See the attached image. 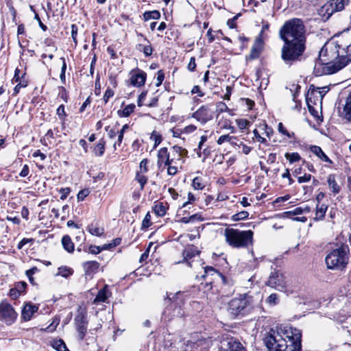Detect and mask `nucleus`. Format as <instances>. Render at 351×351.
Returning a JSON list of instances; mask_svg holds the SVG:
<instances>
[{
    "mask_svg": "<svg viewBox=\"0 0 351 351\" xmlns=\"http://www.w3.org/2000/svg\"><path fill=\"white\" fill-rule=\"evenodd\" d=\"M151 138L154 141V147H157L162 141L161 136L158 134L156 132H152Z\"/></svg>",
    "mask_w": 351,
    "mask_h": 351,
    "instance_id": "51",
    "label": "nucleus"
},
{
    "mask_svg": "<svg viewBox=\"0 0 351 351\" xmlns=\"http://www.w3.org/2000/svg\"><path fill=\"white\" fill-rule=\"evenodd\" d=\"M160 17V13L158 10L147 11L143 14V18L145 21H149L150 19H159Z\"/></svg>",
    "mask_w": 351,
    "mask_h": 351,
    "instance_id": "33",
    "label": "nucleus"
},
{
    "mask_svg": "<svg viewBox=\"0 0 351 351\" xmlns=\"http://www.w3.org/2000/svg\"><path fill=\"white\" fill-rule=\"evenodd\" d=\"M38 311V307L31 304H27L23 308L22 317L25 321H29L32 317L34 313Z\"/></svg>",
    "mask_w": 351,
    "mask_h": 351,
    "instance_id": "19",
    "label": "nucleus"
},
{
    "mask_svg": "<svg viewBox=\"0 0 351 351\" xmlns=\"http://www.w3.org/2000/svg\"><path fill=\"white\" fill-rule=\"evenodd\" d=\"M167 174L169 176H175L178 173V165H167Z\"/></svg>",
    "mask_w": 351,
    "mask_h": 351,
    "instance_id": "43",
    "label": "nucleus"
},
{
    "mask_svg": "<svg viewBox=\"0 0 351 351\" xmlns=\"http://www.w3.org/2000/svg\"><path fill=\"white\" fill-rule=\"evenodd\" d=\"M327 209V205L324 204H317L316 206L315 217H314V219L316 221L322 220L325 217Z\"/></svg>",
    "mask_w": 351,
    "mask_h": 351,
    "instance_id": "24",
    "label": "nucleus"
},
{
    "mask_svg": "<svg viewBox=\"0 0 351 351\" xmlns=\"http://www.w3.org/2000/svg\"><path fill=\"white\" fill-rule=\"evenodd\" d=\"M310 150L322 161L328 162L329 164L332 163V161L325 154L320 147L317 145H312L310 147Z\"/></svg>",
    "mask_w": 351,
    "mask_h": 351,
    "instance_id": "20",
    "label": "nucleus"
},
{
    "mask_svg": "<svg viewBox=\"0 0 351 351\" xmlns=\"http://www.w3.org/2000/svg\"><path fill=\"white\" fill-rule=\"evenodd\" d=\"M298 178V182L300 184L309 182L312 176L311 174L304 173L303 176H299Z\"/></svg>",
    "mask_w": 351,
    "mask_h": 351,
    "instance_id": "45",
    "label": "nucleus"
},
{
    "mask_svg": "<svg viewBox=\"0 0 351 351\" xmlns=\"http://www.w3.org/2000/svg\"><path fill=\"white\" fill-rule=\"evenodd\" d=\"M87 230L90 234L96 237H101L104 232L103 228H100L97 223L94 224L93 223L88 226Z\"/></svg>",
    "mask_w": 351,
    "mask_h": 351,
    "instance_id": "27",
    "label": "nucleus"
},
{
    "mask_svg": "<svg viewBox=\"0 0 351 351\" xmlns=\"http://www.w3.org/2000/svg\"><path fill=\"white\" fill-rule=\"evenodd\" d=\"M270 304H276L278 302V295L276 293L271 294L267 300Z\"/></svg>",
    "mask_w": 351,
    "mask_h": 351,
    "instance_id": "59",
    "label": "nucleus"
},
{
    "mask_svg": "<svg viewBox=\"0 0 351 351\" xmlns=\"http://www.w3.org/2000/svg\"><path fill=\"white\" fill-rule=\"evenodd\" d=\"M300 330L291 326H276L265 335L264 342L269 351H301Z\"/></svg>",
    "mask_w": 351,
    "mask_h": 351,
    "instance_id": "2",
    "label": "nucleus"
},
{
    "mask_svg": "<svg viewBox=\"0 0 351 351\" xmlns=\"http://www.w3.org/2000/svg\"><path fill=\"white\" fill-rule=\"evenodd\" d=\"M342 117L348 121H351V91L346 99V102L342 112Z\"/></svg>",
    "mask_w": 351,
    "mask_h": 351,
    "instance_id": "23",
    "label": "nucleus"
},
{
    "mask_svg": "<svg viewBox=\"0 0 351 351\" xmlns=\"http://www.w3.org/2000/svg\"><path fill=\"white\" fill-rule=\"evenodd\" d=\"M51 346L57 351H69L64 341L60 339L53 341Z\"/></svg>",
    "mask_w": 351,
    "mask_h": 351,
    "instance_id": "30",
    "label": "nucleus"
},
{
    "mask_svg": "<svg viewBox=\"0 0 351 351\" xmlns=\"http://www.w3.org/2000/svg\"><path fill=\"white\" fill-rule=\"evenodd\" d=\"M254 233L252 230L226 228L224 237L226 243L234 248L247 247L252 245Z\"/></svg>",
    "mask_w": 351,
    "mask_h": 351,
    "instance_id": "4",
    "label": "nucleus"
},
{
    "mask_svg": "<svg viewBox=\"0 0 351 351\" xmlns=\"http://www.w3.org/2000/svg\"><path fill=\"white\" fill-rule=\"evenodd\" d=\"M77 26L75 24L71 25V36L74 43H77Z\"/></svg>",
    "mask_w": 351,
    "mask_h": 351,
    "instance_id": "58",
    "label": "nucleus"
},
{
    "mask_svg": "<svg viewBox=\"0 0 351 351\" xmlns=\"http://www.w3.org/2000/svg\"><path fill=\"white\" fill-rule=\"evenodd\" d=\"M199 253V252L197 250V247H195L194 245L188 246L184 249L182 253L184 260L185 261H187L188 260L192 258L193 257L198 255Z\"/></svg>",
    "mask_w": 351,
    "mask_h": 351,
    "instance_id": "22",
    "label": "nucleus"
},
{
    "mask_svg": "<svg viewBox=\"0 0 351 351\" xmlns=\"http://www.w3.org/2000/svg\"><path fill=\"white\" fill-rule=\"evenodd\" d=\"M250 306V298L247 294L232 299L228 305V311L233 316L243 315Z\"/></svg>",
    "mask_w": 351,
    "mask_h": 351,
    "instance_id": "6",
    "label": "nucleus"
},
{
    "mask_svg": "<svg viewBox=\"0 0 351 351\" xmlns=\"http://www.w3.org/2000/svg\"><path fill=\"white\" fill-rule=\"evenodd\" d=\"M150 226H151V215H150L149 213H147L143 220L142 227L147 228H149Z\"/></svg>",
    "mask_w": 351,
    "mask_h": 351,
    "instance_id": "47",
    "label": "nucleus"
},
{
    "mask_svg": "<svg viewBox=\"0 0 351 351\" xmlns=\"http://www.w3.org/2000/svg\"><path fill=\"white\" fill-rule=\"evenodd\" d=\"M217 110L219 112H229L230 111V109L228 108L227 105L224 102H222V101H220V102L217 103Z\"/></svg>",
    "mask_w": 351,
    "mask_h": 351,
    "instance_id": "49",
    "label": "nucleus"
},
{
    "mask_svg": "<svg viewBox=\"0 0 351 351\" xmlns=\"http://www.w3.org/2000/svg\"><path fill=\"white\" fill-rule=\"evenodd\" d=\"M147 164H148L147 159L145 158L141 160V162H140V169H141V173H145L147 172V171H148Z\"/></svg>",
    "mask_w": 351,
    "mask_h": 351,
    "instance_id": "55",
    "label": "nucleus"
},
{
    "mask_svg": "<svg viewBox=\"0 0 351 351\" xmlns=\"http://www.w3.org/2000/svg\"><path fill=\"white\" fill-rule=\"evenodd\" d=\"M219 351H246V350L237 339L227 337L221 341Z\"/></svg>",
    "mask_w": 351,
    "mask_h": 351,
    "instance_id": "11",
    "label": "nucleus"
},
{
    "mask_svg": "<svg viewBox=\"0 0 351 351\" xmlns=\"http://www.w3.org/2000/svg\"><path fill=\"white\" fill-rule=\"evenodd\" d=\"M82 266L84 270L86 280L93 279L94 275L98 272L99 269V263L95 261L84 262Z\"/></svg>",
    "mask_w": 351,
    "mask_h": 351,
    "instance_id": "16",
    "label": "nucleus"
},
{
    "mask_svg": "<svg viewBox=\"0 0 351 351\" xmlns=\"http://www.w3.org/2000/svg\"><path fill=\"white\" fill-rule=\"evenodd\" d=\"M327 181L330 188L332 189V191L335 193H338L340 191V187L335 181V176L332 174L329 175Z\"/></svg>",
    "mask_w": 351,
    "mask_h": 351,
    "instance_id": "31",
    "label": "nucleus"
},
{
    "mask_svg": "<svg viewBox=\"0 0 351 351\" xmlns=\"http://www.w3.org/2000/svg\"><path fill=\"white\" fill-rule=\"evenodd\" d=\"M249 213L247 211H241L232 216V220L234 221L247 219Z\"/></svg>",
    "mask_w": 351,
    "mask_h": 351,
    "instance_id": "42",
    "label": "nucleus"
},
{
    "mask_svg": "<svg viewBox=\"0 0 351 351\" xmlns=\"http://www.w3.org/2000/svg\"><path fill=\"white\" fill-rule=\"evenodd\" d=\"M117 135H118V138L117 141L113 145L114 149H117L118 147L121 146L123 142L124 134L119 131Z\"/></svg>",
    "mask_w": 351,
    "mask_h": 351,
    "instance_id": "48",
    "label": "nucleus"
},
{
    "mask_svg": "<svg viewBox=\"0 0 351 351\" xmlns=\"http://www.w3.org/2000/svg\"><path fill=\"white\" fill-rule=\"evenodd\" d=\"M285 157L291 164L302 160L298 152L286 153Z\"/></svg>",
    "mask_w": 351,
    "mask_h": 351,
    "instance_id": "34",
    "label": "nucleus"
},
{
    "mask_svg": "<svg viewBox=\"0 0 351 351\" xmlns=\"http://www.w3.org/2000/svg\"><path fill=\"white\" fill-rule=\"evenodd\" d=\"M192 186L195 190H202L205 187V184L201 177H195L192 182Z\"/></svg>",
    "mask_w": 351,
    "mask_h": 351,
    "instance_id": "35",
    "label": "nucleus"
},
{
    "mask_svg": "<svg viewBox=\"0 0 351 351\" xmlns=\"http://www.w3.org/2000/svg\"><path fill=\"white\" fill-rule=\"evenodd\" d=\"M73 273V270L67 267V266H62L58 268V271L56 275L61 276L64 278H67L71 276Z\"/></svg>",
    "mask_w": 351,
    "mask_h": 351,
    "instance_id": "32",
    "label": "nucleus"
},
{
    "mask_svg": "<svg viewBox=\"0 0 351 351\" xmlns=\"http://www.w3.org/2000/svg\"><path fill=\"white\" fill-rule=\"evenodd\" d=\"M350 61L351 57L341 53L336 41L327 43L319 51L314 73L316 76L333 74L344 68Z\"/></svg>",
    "mask_w": 351,
    "mask_h": 351,
    "instance_id": "3",
    "label": "nucleus"
},
{
    "mask_svg": "<svg viewBox=\"0 0 351 351\" xmlns=\"http://www.w3.org/2000/svg\"><path fill=\"white\" fill-rule=\"evenodd\" d=\"M157 165L160 167L163 164L164 165H169V152L167 147L160 148L157 153Z\"/></svg>",
    "mask_w": 351,
    "mask_h": 351,
    "instance_id": "17",
    "label": "nucleus"
},
{
    "mask_svg": "<svg viewBox=\"0 0 351 351\" xmlns=\"http://www.w3.org/2000/svg\"><path fill=\"white\" fill-rule=\"evenodd\" d=\"M279 37L283 40L281 58L286 65L291 66L300 62L306 50V29L302 19L294 18L285 22L279 30Z\"/></svg>",
    "mask_w": 351,
    "mask_h": 351,
    "instance_id": "1",
    "label": "nucleus"
},
{
    "mask_svg": "<svg viewBox=\"0 0 351 351\" xmlns=\"http://www.w3.org/2000/svg\"><path fill=\"white\" fill-rule=\"evenodd\" d=\"M139 47H143V51L145 56H149L152 54L153 49L150 45L146 46L139 45Z\"/></svg>",
    "mask_w": 351,
    "mask_h": 351,
    "instance_id": "52",
    "label": "nucleus"
},
{
    "mask_svg": "<svg viewBox=\"0 0 351 351\" xmlns=\"http://www.w3.org/2000/svg\"><path fill=\"white\" fill-rule=\"evenodd\" d=\"M232 140H237V137L233 136H230L229 134H225V135L221 136L217 141V143L218 145H221L224 142H229Z\"/></svg>",
    "mask_w": 351,
    "mask_h": 351,
    "instance_id": "39",
    "label": "nucleus"
},
{
    "mask_svg": "<svg viewBox=\"0 0 351 351\" xmlns=\"http://www.w3.org/2000/svg\"><path fill=\"white\" fill-rule=\"evenodd\" d=\"M278 130L279 132H280L283 135H285V136H288L289 138H290L291 136L290 133L285 129V128L284 127V125L282 123H278Z\"/></svg>",
    "mask_w": 351,
    "mask_h": 351,
    "instance_id": "57",
    "label": "nucleus"
},
{
    "mask_svg": "<svg viewBox=\"0 0 351 351\" xmlns=\"http://www.w3.org/2000/svg\"><path fill=\"white\" fill-rule=\"evenodd\" d=\"M118 125H119V123H117L114 126H113L111 128H110V126L106 127L105 130L107 132L108 136L110 139L115 138L117 133L119 132Z\"/></svg>",
    "mask_w": 351,
    "mask_h": 351,
    "instance_id": "36",
    "label": "nucleus"
},
{
    "mask_svg": "<svg viewBox=\"0 0 351 351\" xmlns=\"http://www.w3.org/2000/svg\"><path fill=\"white\" fill-rule=\"evenodd\" d=\"M62 244L65 250L68 252L74 251V244L69 235H64L62 238Z\"/></svg>",
    "mask_w": 351,
    "mask_h": 351,
    "instance_id": "26",
    "label": "nucleus"
},
{
    "mask_svg": "<svg viewBox=\"0 0 351 351\" xmlns=\"http://www.w3.org/2000/svg\"><path fill=\"white\" fill-rule=\"evenodd\" d=\"M136 179L140 184L141 189H143L144 188L145 184L147 182V177L144 176L143 173H137L136 176Z\"/></svg>",
    "mask_w": 351,
    "mask_h": 351,
    "instance_id": "41",
    "label": "nucleus"
},
{
    "mask_svg": "<svg viewBox=\"0 0 351 351\" xmlns=\"http://www.w3.org/2000/svg\"><path fill=\"white\" fill-rule=\"evenodd\" d=\"M336 43L342 54L351 57V28L343 31L338 35Z\"/></svg>",
    "mask_w": 351,
    "mask_h": 351,
    "instance_id": "7",
    "label": "nucleus"
},
{
    "mask_svg": "<svg viewBox=\"0 0 351 351\" xmlns=\"http://www.w3.org/2000/svg\"><path fill=\"white\" fill-rule=\"evenodd\" d=\"M74 321L75 328L78 333V337L80 340H82L84 338L87 331L88 322L86 320V316L82 313H80L76 315Z\"/></svg>",
    "mask_w": 351,
    "mask_h": 351,
    "instance_id": "13",
    "label": "nucleus"
},
{
    "mask_svg": "<svg viewBox=\"0 0 351 351\" xmlns=\"http://www.w3.org/2000/svg\"><path fill=\"white\" fill-rule=\"evenodd\" d=\"M27 287V283L23 281L18 282L15 284V289L17 290L20 293H23L25 291Z\"/></svg>",
    "mask_w": 351,
    "mask_h": 351,
    "instance_id": "44",
    "label": "nucleus"
},
{
    "mask_svg": "<svg viewBox=\"0 0 351 351\" xmlns=\"http://www.w3.org/2000/svg\"><path fill=\"white\" fill-rule=\"evenodd\" d=\"M261 50L257 47L254 46L250 53L247 56V60H254L259 56Z\"/></svg>",
    "mask_w": 351,
    "mask_h": 351,
    "instance_id": "40",
    "label": "nucleus"
},
{
    "mask_svg": "<svg viewBox=\"0 0 351 351\" xmlns=\"http://www.w3.org/2000/svg\"><path fill=\"white\" fill-rule=\"evenodd\" d=\"M188 154V151L178 145L172 147L169 152V165H182Z\"/></svg>",
    "mask_w": 351,
    "mask_h": 351,
    "instance_id": "9",
    "label": "nucleus"
},
{
    "mask_svg": "<svg viewBox=\"0 0 351 351\" xmlns=\"http://www.w3.org/2000/svg\"><path fill=\"white\" fill-rule=\"evenodd\" d=\"M89 194V190L87 189H84L79 191L77 195V198L78 201H82L86 197H87Z\"/></svg>",
    "mask_w": 351,
    "mask_h": 351,
    "instance_id": "50",
    "label": "nucleus"
},
{
    "mask_svg": "<svg viewBox=\"0 0 351 351\" xmlns=\"http://www.w3.org/2000/svg\"><path fill=\"white\" fill-rule=\"evenodd\" d=\"M16 316L15 311L10 304L6 302L0 304V320L10 325L15 321Z\"/></svg>",
    "mask_w": 351,
    "mask_h": 351,
    "instance_id": "10",
    "label": "nucleus"
},
{
    "mask_svg": "<svg viewBox=\"0 0 351 351\" xmlns=\"http://www.w3.org/2000/svg\"><path fill=\"white\" fill-rule=\"evenodd\" d=\"M349 247L341 244L332 250L325 258L327 267L330 269L342 270L348 263Z\"/></svg>",
    "mask_w": 351,
    "mask_h": 351,
    "instance_id": "5",
    "label": "nucleus"
},
{
    "mask_svg": "<svg viewBox=\"0 0 351 351\" xmlns=\"http://www.w3.org/2000/svg\"><path fill=\"white\" fill-rule=\"evenodd\" d=\"M113 95L114 91L111 88H108L104 93L103 98L105 104H106L108 101L109 99L111 98Z\"/></svg>",
    "mask_w": 351,
    "mask_h": 351,
    "instance_id": "54",
    "label": "nucleus"
},
{
    "mask_svg": "<svg viewBox=\"0 0 351 351\" xmlns=\"http://www.w3.org/2000/svg\"><path fill=\"white\" fill-rule=\"evenodd\" d=\"M267 285L271 287L275 288L276 289L286 292L287 289V280L285 276L280 271H276L272 272L269 277Z\"/></svg>",
    "mask_w": 351,
    "mask_h": 351,
    "instance_id": "8",
    "label": "nucleus"
},
{
    "mask_svg": "<svg viewBox=\"0 0 351 351\" xmlns=\"http://www.w3.org/2000/svg\"><path fill=\"white\" fill-rule=\"evenodd\" d=\"M61 194L60 199H65L71 192V189L69 187L61 188L59 191Z\"/></svg>",
    "mask_w": 351,
    "mask_h": 351,
    "instance_id": "53",
    "label": "nucleus"
},
{
    "mask_svg": "<svg viewBox=\"0 0 351 351\" xmlns=\"http://www.w3.org/2000/svg\"><path fill=\"white\" fill-rule=\"evenodd\" d=\"M130 84L135 87H141L145 84L147 74L142 70H132L130 72Z\"/></svg>",
    "mask_w": 351,
    "mask_h": 351,
    "instance_id": "15",
    "label": "nucleus"
},
{
    "mask_svg": "<svg viewBox=\"0 0 351 351\" xmlns=\"http://www.w3.org/2000/svg\"><path fill=\"white\" fill-rule=\"evenodd\" d=\"M237 123L238 127L241 130H244V129L247 128L250 124V122L247 120L243 119L237 120Z\"/></svg>",
    "mask_w": 351,
    "mask_h": 351,
    "instance_id": "46",
    "label": "nucleus"
},
{
    "mask_svg": "<svg viewBox=\"0 0 351 351\" xmlns=\"http://www.w3.org/2000/svg\"><path fill=\"white\" fill-rule=\"evenodd\" d=\"M135 109V105L133 104H129L126 106L123 110H122L121 113H119V115L121 117H129L134 110Z\"/></svg>",
    "mask_w": 351,
    "mask_h": 351,
    "instance_id": "37",
    "label": "nucleus"
},
{
    "mask_svg": "<svg viewBox=\"0 0 351 351\" xmlns=\"http://www.w3.org/2000/svg\"><path fill=\"white\" fill-rule=\"evenodd\" d=\"M89 252L93 254H97L101 252L100 247L96 245H90L89 247Z\"/></svg>",
    "mask_w": 351,
    "mask_h": 351,
    "instance_id": "63",
    "label": "nucleus"
},
{
    "mask_svg": "<svg viewBox=\"0 0 351 351\" xmlns=\"http://www.w3.org/2000/svg\"><path fill=\"white\" fill-rule=\"evenodd\" d=\"M154 212L158 217H163L166 214V206L162 202H158L154 207Z\"/></svg>",
    "mask_w": 351,
    "mask_h": 351,
    "instance_id": "29",
    "label": "nucleus"
},
{
    "mask_svg": "<svg viewBox=\"0 0 351 351\" xmlns=\"http://www.w3.org/2000/svg\"><path fill=\"white\" fill-rule=\"evenodd\" d=\"M108 287L107 285H105L101 289H100L98 291V293L96 295L93 302L95 304H97L98 302H106L108 298Z\"/></svg>",
    "mask_w": 351,
    "mask_h": 351,
    "instance_id": "25",
    "label": "nucleus"
},
{
    "mask_svg": "<svg viewBox=\"0 0 351 351\" xmlns=\"http://www.w3.org/2000/svg\"><path fill=\"white\" fill-rule=\"evenodd\" d=\"M213 111L208 105L201 106L198 110L193 113L192 117L202 124L213 119Z\"/></svg>",
    "mask_w": 351,
    "mask_h": 351,
    "instance_id": "12",
    "label": "nucleus"
},
{
    "mask_svg": "<svg viewBox=\"0 0 351 351\" xmlns=\"http://www.w3.org/2000/svg\"><path fill=\"white\" fill-rule=\"evenodd\" d=\"M318 93L319 95V97L321 98L323 97V95H322V93L320 92L319 90V88H317L316 90H311V92L309 91L307 94V96H306V101H307V104H308V108H309V110L311 111V106H310V102H312V97Z\"/></svg>",
    "mask_w": 351,
    "mask_h": 351,
    "instance_id": "38",
    "label": "nucleus"
},
{
    "mask_svg": "<svg viewBox=\"0 0 351 351\" xmlns=\"http://www.w3.org/2000/svg\"><path fill=\"white\" fill-rule=\"evenodd\" d=\"M164 78H165L164 73L161 70L158 71L157 73V78H156V85L157 86H159L162 84V81L164 80Z\"/></svg>",
    "mask_w": 351,
    "mask_h": 351,
    "instance_id": "56",
    "label": "nucleus"
},
{
    "mask_svg": "<svg viewBox=\"0 0 351 351\" xmlns=\"http://www.w3.org/2000/svg\"><path fill=\"white\" fill-rule=\"evenodd\" d=\"M202 278H206L207 282L212 283L213 280H221L226 283V277L214 267L207 266L204 268V274Z\"/></svg>",
    "mask_w": 351,
    "mask_h": 351,
    "instance_id": "14",
    "label": "nucleus"
},
{
    "mask_svg": "<svg viewBox=\"0 0 351 351\" xmlns=\"http://www.w3.org/2000/svg\"><path fill=\"white\" fill-rule=\"evenodd\" d=\"M190 71H194L196 68L195 58L191 57L187 66Z\"/></svg>",
    "mask_w": 351,
    "mask_h": 351,
    "instance_id": "60",
    "label": "nucleus"
},
{
    "mask_svg": "<svg viewBox=\"0 0 351 351\" xmlns=\"http://www.w3.org/2000/svg\"><path fill=\"white\" fill-rule=\"evenodd\" d=\"M29 173V167L27 165H24L22 170L21 171L19 176L22 178H25L28 176Z\"/></svg>",
    "mask_w": 351,
    "mask_h": 351,
    "instance_id": "62",
    "label": "nucleus"
},
{
    "mask_svg": "<svg viewBox=\"0 0 351 351\" xmlns=\"http://www.w3.org/2000/svg\"><path fill=\"white\" fill-rule=\"evenodd\" d=\"M105 141L102 138L96 144L93 149V152L97 156H101L105 152Z\"/></svg>",
    "mask_w": 351,
    "mask_h": 351,
    "instance_id": "28",
    "label": "nucleus"
},
{
    "mask_svg": "<svg viewBox=\"0 0 351 351\" xmlns=\"http://www.w3.org/2000/svg\"><path fill=\"white\" fill-rule=\"evenodd\" d=\"M195 200V195L192 193H188V201L183 203L182 207H186L189 204L193 203Z\"/></svg>",
    "mask_w": 351,
    "mask_h": 351,
    "instance_id": "61",
    "label": "nucleus"
},
{
    "mask_svg": "<svg viewBox=\"0 0 351 351\" xmlns=\"http://www.w3.org/2000/svg\"><path fill=\"white\" fill-rule=\"evenodd\" d=\"M334 13L328 1L318 10V14L324 21H327Z\"/></svg>",
    "mask_w": 351,
    "mask_h": 351,
    "instance_id": "18",
    "label": "nucleus"
},
{
    "mask_svg": "<svg viewBox=\"0 0 351 351\" xmlns=\"http://www.w3.org/2000/svg\"><path fill=\"white\" fill-rule=\"evenodd\" d=\"M349 2V0H330L328 1L334 12L343 10L345 6L348 5Z\"/></svg>",
    "mask_w": 351,
    "mask_h": 351,
    "instance_id": "21",
    "label": "nucleus"
},
{
    "mask_svg": "<svg viewBox=\"0 0 351 351\" xmlns=\"http://www.w3.org/2000/svg\"><path fill=\"white\" fill-rule=\"evenodd\" d=\"M20 295H21V293L17 290H16L15 287H14L10 290V296L12 299L18 298L20 296Z\"/></svg>",
    "mask_w": 351,
    "mask_h": 351,
    "instance_id": "64",
    "label": "nucleus"
}]
</instances>
